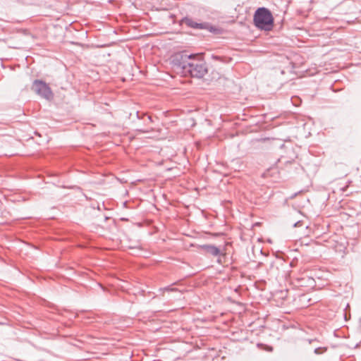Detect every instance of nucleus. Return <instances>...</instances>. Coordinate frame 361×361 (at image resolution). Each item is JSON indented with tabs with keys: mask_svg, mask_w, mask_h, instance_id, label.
Masks as SVG:
<instances>
[{
	"mask_svg": "<svg viewBox=\"0 0 361 361\" xmlns=\"http://www.w3.org/2000/svg\"><path fill=\"white\" fill-rule=\"evenodd\" d=\"M202 249L204 250L207 253L212 255V256H218L220 255V250L212 245H204L202 247Z\"/></svg>",
	"mask_w": 361,
	"mask_h": 361,
	"instance_id": "20e7f679",
	"label": "nucleus"
},
{
	"mask_svg": "<svg viewBox=\"0 0 361 361\" xmlns=\"http://www.w3.org/2000/svg\"><path fill=\"white\" fill-rule=\"evenodd\" d=\"M172 64L182 73H188L192 77L201 78L207 73L206 63L199 54H188L186 51L177 53L173 56Z\"/></svg>",
	"mask_w": 361,
	"mask_h": 361,
	"instance_id": "f257e3e1",
	"label": "nucleus"
},
{
	"mask_svg": "<svg viewBox=\"0 0 361 361\" xmlns=\"http://www.w3.org/2000/svg\"><path fill=\"white\" fill-rule=\"evenodd\" d=\"M301 226V221H298V222H296V223L294 224V226H295V227H297V226Z\"/></svg>",
	"mask_w": 361,
	"mask_h": 361,
	"instance_id": "423d86ee",
	"label": "nucleus"
},
{
	"mask_svg": "<svg viewBox=\"0 0 361 361\" xmlns=\"http://www.w3.org/2000/svg\"><path fill=\"white\" fill-rule=\"evenodd\" d=\"M32 89L38 95L47 100L53 98V93L51 88L42 80H35L32 83Z\"/></svg>",
	"mask_w": 361,
	"mask_h": 361,
	"instance_id": "7ed1b4c3",
	"label": "nucleus"
},
{
	"mask_svg": "<svg viewBox=\"0 0 361 361\" xmlns=\"http://www.w3.org/2000/svg\"><path fill=\"white\" fill-rule=\"evenodd\" d=\"M185 24H186L188 26H189V27H192V28H202V27H203V26H202V24H200V23H196V22L193 21V20H192V19H190V18H186L185 19Z\"/></svg>",
	"mask_w": 361,
	"mask_h": 361,
	"instance_id": "39448f33",
	"label": "nucleus"
},
{
	"mask_svg": "<svg viewBox=\"0 0 361 361\" xmlns=\"http://www.w3.org/2000/svg\"><path fill=\"white\" fill-rule=\"evenodd\" d=\"M319 348H316L314 350V353L317 354V353H319Z\"/></svg>",
	"mask_w": 361,
	"mask_h": 361,
	"instance_id": "0eeeda50",
	"label": "nucleus"
},
{
	"mask_svg": "<svg viewBox=\"0 0 361 361\" xmlns=\"http://www.w3.org/2000/svg\"><path fill=\"white\" fill-rule=\"evenodd\" d=\"M254 23L261 30H271L274 25V18L271 12L266 8H259L254 15Z\"/></svg>",
	"mask_w": 361,
	"mask_h": 361,
	"instance_id": "f03ea898",
	"label": "nucleus"
}]
</instances>
